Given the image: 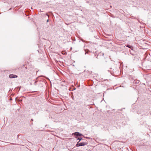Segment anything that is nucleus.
<instances>
[{
  "label": "nucleus",
  "mask_w": 151,
  "mask_h": 151,
  "mask_svg": "<svg viewBox=\"0 0 151 151\" xmlns=\"http://www.w3.org/2000/svg\"><path fill=\"white\" fill-rule=\"evenodd\" d=\"M83 136L82 134L79 133L78 132H76V139L77 140H79V141L76 144V147H79L81 146H84L87 145L88 144L87 142H80V141L82 140L81 136Z\"/></svg>",
  "instance_id": "nucleus-1"
},
{
  "label": "nucleus",
  "mask_w": 151,
  "mask_h": 151,
  "mask_svg": "<svg viewBox=\"0 0 151 151\" xmlns=\"http://www.w3.org/2000/svg\"><path fill=\"white\" fill-rule=\"evenodd\" d=\"M9 77L10 78H17V76L16 75H14L13 74H10L9 76Z\"/></svg>",
  "instance_id": "nucleus-2"
},
{
  "label": "nucleus",
  "mask_w": 151,
  "mask_h": 151,
  "mask_svg": "<svg viewBox=\"0 0 151 151\" xmlns=\"http://www.w3.org/2000/svg\"><path fill=\"white\" fill-rule=\"evenodd\" d=\"M126 46L130 48H131V50H132V47L130 46V45H128L127 46Z\"/></svg>",
  "instance_id": "nucleus-3"
},
{
  "label": "nucleus",
  "mask_w": 151,
  "mask_h": 151,
  "mask_svg": "<svg viewBox=\"0 0 151 151\" xmlns=\"http://www.w3.org/2000/svg\"><path fill=\"white\" fill-rule=\"evenodd\" d=\"M62 53L63 54L66 55V52H65V51H63L62 52Z\"/></svg>",
  "instance_id": "nucleus-4"
},
{
  "label": "nucleus",
  "mask_w": 151,
  "mask_h": 151,
  "mask_svg": "<svg viewBox=\"0 0 151 151\" xmlns=\"http://www.w3.org/2000/svg\"><path fill=\"white\" fill-rule=\"evenodd\" d=\"M86 138H87V139H89L90 138L88 137H85Z\"/></svg>",
  "instance_id": "nucleus-5"
},
{
  "label": "nucleus",
  "mask_w": 151,
  "mask_h": 151,
  "mask_svg": "<svg viewBox=\"0 0 151 151\" xmlns=\"http://www.w3.org/2000/svg\"><path fill=\"white\" fill-rule=\"evenodd\" d=\"M73 134H74V135H76V132L74 133Z\"/></svg>",
  "instance_id": "nucleus-6"
},
{
  "label": "nucleus",
  "mask_w": 151,
  "mask_h": 151,
  "mask_svg": "<svg viewBox=\"0 0 151 151\" xmlns=\"http://www.w3.org/2000/svg\"><path fill=\"white\" fill-rule=\"evenodd\" d=\"M101 53L102 54V55H104V53Z\"/></svg>",
  "instance_id": "nucleus-7"
},
{
  "label": "nucleus",
  "mask_w": 151,
  "mask_h": 151,
  "mask_svg": "<svg viewBox=\"0 0 151 151\" xmlns=\"http://www.w3.org/2000/svg\"><path fill=\"white\" fill-rule=\"evenodd\" d=\"M138 81V83H139V81Z\"/></svg>",
  "instance_id": "nucleus-8"
},
{
  "label": "nucleus",
  "mask_w": 151,
  "mask_h": 151,
  "mask_svg": "<svg viewBox=\"0 0 151 151\" xmlns=\"http://www.w3.org/2000/svg\"><path fill=\"white\" fill-rule=\"evenodd\" d=\"M134 82H135V83H136V81H134Z\"/></svg>",
  "instance_id": "nucleus-9"
},
{
  "label": "nucleus",
  "mask_w": 151,
  "mask_h": 151,
  "mask_svg": "<svg viewBox=\"0 0 151 151\" xmlns=\"http://www.w3.org/2000/svg\"><path fill=\"white\" fill-rule=\"evenodd\" d=\"M48 20H47V22H48Z\"/></svg>",
  "instance_id": "nucleus-10"
}]
</instances>
